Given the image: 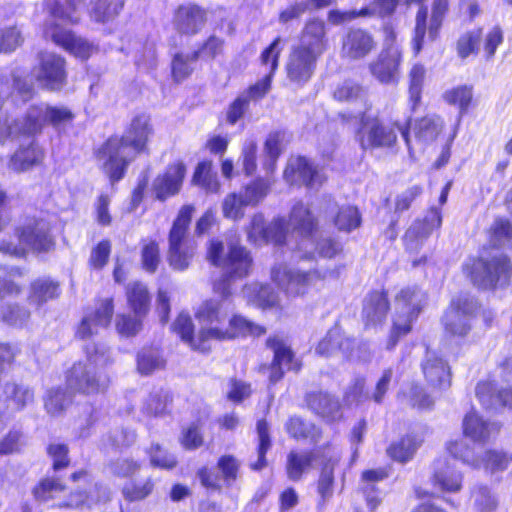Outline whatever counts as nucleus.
Segmentation results:
<instances>
[{
	"mask_svg": "<svg viewBox=\"0 0 512 512\" xmlns=\"http://www.w3.org/2000/svg\"><path fill=\"white\" fill-rule=\"evenodd\" d=\"M207 257L209 261L222 270L221 279L214 284V290L221 295V300H209L197 311V318L203 324L196 344L194 325L191 317L180 313L172 325L173 331L181 340L193 349L204 351L205 342L210 339L225 340L235 336H260L265 333L262 326L256 325L246 318L235 315L229 320V328L225 327L232 304L229 300L232 281L246 277L252 266L250 252L238 243L230 242L225 248L223 242L212 239L209 242Z\"/></svg>",
	"mask_w": 512,
	"mask_h": 512,
	"instance_id": "1",
	"label": "nucleus"
},
{
	"mask_svg": "<svg viewBox=\"0 0 512 512\" xmlns=\"http://www.w3.org/2000/svg\"><path fill=\"white\" fill-rule=\"evenodd\" d=\"M153 134L150 117L146 114L135 116L121 137H110L98 150L105 174L112 183L121 180L129 164L138 154L145 151L149 137Z\"/></svg>",
	"mask_w": 512,
	"mask_h": 512,
	"instance_id": "2",
	"label": "nucleus"
},
{
	"mask_svg": "<svg viewBox=\"0 0 512 512\" xmlns=\"http://www.w3.org/2000/svg\"><path fill=\"white\" fill-rule=\"evenodd\" d=\"M73 119L74 114L66 107L50 106L46 103L34 104L28 107L23 117L13 121H0V142L19 135L36 136L42 132L45 124L60 129Z\"/></svg>",
	"mask_w": 512,
	"mask_h": 512,
	"instance_id": "3",
	"label": "nucleus"
},
{
	"mask_svg": "<svg viewBox=\"0 0 512 512\" xmlns=\"http://www.w3.org/2000/svg\"><path fill=\"white\" fill-rule=\"evenodd\" d=\"M86 362L73 365L67 375V386L78 393L94 395L106 391L107 375L101 371L109 362V351L104 344L88 343L85 346Z\"/></svg>",
	"mask_w": 512,
	"mask_h": 512,
	"instance_id": "4",
	"label": "nucleus"
},
{
	"mask_svg": "<svg viewBox=\"0 0 512 512\" xmlns=\"http://www.w3.org/2000/svg\"><path fill=\"white\" fill-rule=\"evenodd\" d=\"M512 267L503 254L490 258H468L463 264L464 274L474 286L491 290L509 284Z\"/></svg>",
	"mask_w": 512,
	"mask_h": 512,
	"instance_id": "5",
	"label": "nucleus"
},
{
	"mask_svg": "<svg viewBox=\"0 0 512 512\" xmlns=\"http://www.w3.org/2000/svg\"><path fill=\"white\" fill-rule=\"evenodd\" d=\"M409 125L410 121L401 125L398 121L385 123L377 117L362 116L358 132L360 146L363 150L392 148L397 142V132H400L411 151Z\"/></svg>",
	"mask_w": 512,
	"mask_h": 512,
	"instance_id": "6",
	"label": "nucleus"
},
{
	"mask_svg": "<svg viewBox=\"0 0 512 512\" xmlns=\"http://www.w3.org/2000/svg\"><path fill=\"white\" fill-rule=\"evenodd\" d=\"M426 302V294L417 286H411L402 289L396 296V317L393 321V327L387 349H393L399 338L408 334L420 314Z\"/></svg>",
	"mask_w": 512,
	"mask_h": 512,
	"instance_id": "7",
	"label": "nucleus"
},
{
	"mask_svg": "<svg viewBox=\"0 0 512 512\" xmlns=\"http://www.w3.org/2000/svg\"><path fill=\"white\" fill-rule=\"evenodd\" d=\"M194 210L192 205H184L180 209L169 232L168 261L169 265L177 271L186 270L194 256V248L187 242L188 228Z\"/></svg>",
	"mask_w": 512,
	"mask_h": 512,
	"instance_id": "8",
	"label": "nucleus"
},
{
	"mask_svg": "<svg viewBox=\"0 0 512 512\" xmlns=\"http://www.w3.org/2000/svg\"><path fill=\"white\" fill-rule=\"evenodd\" d=\"M50 223L42 218L29 219L27 223L19 230L20 245L13 242L0 241V252L15 257L25 255V247L34 251H48L53 245L54 240L50 234Z\"/></svg>",
	"mask_w": 512,
	"mask_h": 512,
	"instance_id": "9",
	"label": "nucleus"
},
{
	"mask_svg": "<svg viewBox=\"0 0 512 512\" xmlns=\"http://www.w3.org/2000/svg\"><path fill=\"white\" fill-rule=\"evenodd\" d=\"M478 308L477 300L469 294L462 293L453 298L442 319L446 335L456 342L465 339Z\"/></svg>",
	"mask_w": 512,
	"mask_h": 512,
	"instance_id": "10",
	"label": "nucleus"
},
{
	"mask_svg": "<svg viewBox=\"0 0 512 512\" xmlns=\"http://www.w3.org/2000/svg\"><path fill=\"white\" fill-rule=\"evenodd\" d=\"M447 450L464 464L476 469L483 467L490 474L504 472L512 462V454L502 450H487L480 457L464 440L450 442Z\"/></svg>",
	"mask_w": 512,
	"mask_h": 512,
	"instance_id": "11",
	"label": "nucleus"
},
{
	"mask_svg": "<svg viewBox=\"0 0 512 512\" xmlns=\"http://www.w3.org/2000/svg\"><path fill=\"white\" fill-rule=\"evenodd\" d=\"M39 85L50 91H59L66 85L65 60L59 55L44 52L39 55V64L33 70Z\"/></svg>",
	"mask_w": 512,
	"mask_h": 512,
	"instance_id": "12",
	"label": "nucleus"
},
{
	"mask_svg": "<svg viewBox=\"0 0 512 512\" xmlns=\"http://www.w3.org/2000/svg\"><path fill=\"white\" fill-rule=\"evenodd\" d=\"M271 277L287 294L295 296L304 294L319 280L320 275L317 271L302 272L287 265H279L272 268Z\"/></svg>",
	"mask_w": 512,
	"mask_h": 512,
	"instance_id": "13",
	"label": "nucleus"
},
{
	"mask_svg": "<svg viewBox=\"0 0 512 512\" xmlns=\"http://www.w3.org/2000/svg\"><path fill=\"white\" fill-rule=\"evenodd\" d=\"M320 58L293 46L289 52L285 71L287 80L296 87H303L313 77Z\"/></svg>",
	"mask_w": 512,
	"mask_h": 512,
	"instance_id": "14",
	"label": "nucleus"
},
{
	"mask_svg": "<svg viewBox=\"0 0 512 512\" xmlns=\"http://www.w3.org/2000/svg\"><path fill=\"white\" fill-rule=\"evenodd\" d=\"M248 237L256 244L273 243L277 246L286 244V220L283 217H279L266 225L264 216L262 214H256L251 220Z\"/></svg>",
	"mask_w": 512,
	"mask_h": 512,
	"instance_id": "15",
	"label": "nucleus"
},
{
	"mask_svg": "<svg viewBox=\"0 0 512 512\" xmlns=\"http://www.w3.org/2000/svg\"><path fill=\"white\" fill-rule=\"evenodd\" d=\"M281 39L278 37L262 52L260 60L263 66L268 68L267 74L254 85H251L241 95L246 96L248 102L251 100L262 99L270 90L272 77L278 67L279 55L281 48L279 47Z\"/></svg>",
	"mask_w": 512,
	"mask_h": 512,
	"instance_id": "16",
	"label": "nucleus"
},
{
	"mask_svg": "<svg viewBox=\"0 0 512 512\" xmlns=\"http://www.w3.org/2000/svg\"><path fill=\"white\" fill-rule=\"evenodd\" d=\"M113 312L114 305L111 298L100 300L94 310L85 313L76 331V336L86 340L98 334L101 329H106L111 322Z\"/></svg>",
	"mask_w": 512,
	"mask_h": 512,
	"instance_id": "17",
	"label": "nucleus"
},
{
	"mask_svg": "<svg viewBox=\"0 0 512 512\" xmlns=\"http://www.w3.org/2000/svg\"><path fill=\"white\" fill-rule=\"evenodd\" d=\"M284 179L290 184H303L309 189H318L325 177L305 157L290 159L285 170Z\"/></svg>",
	"mask_w": 512,
	"mask_h": 512,
	"instance_id": "18",
	"label": "nucleus"
},
{
	"mask_svg": "<svg viewBox=\"0 0 512 512\" xmlns=\"http://www.w3.org/2000/svg\"><path fill=\"white\" fill-rule=\"evenodd\" d=\"M185 174L186 167L183 162L177 161L170 164L152 183L155 197L160 201H165L177 195L181 190Z\"/></svg>",
	"mask_w": 512,
	"mask_h": 512,
	"instance_id": "19",
	"label": "nucleus"
},
{
	"mask_svg": "<svg viewBox=\"0 0 512 512\" xmlns=\"http://www.w3.org/2000/svg\"><path fill=\"white\" fill-rule=\"evenodd\" d=\"M294 46L320 58L328 48L325 22L319 18L309 19L301 31L299 43Z\"/></svg>",
	"mask_w": 512,
	"mask_h": 512,
	"instance_id": "20",
	"label": "nucleus"
},
{
	"mask_svg": "<svg viewBox=\"0 0 512 512\" xmlns=\"http://www.w3.org/2000/svg\"><path fill=\"white\" fill-rule=\"evenodd\" d=\"M22 139V142L19 145V148L16 152L11 156L9 166L14 171L20 172L25 171L31 168L32 166L40 163L43 158V151L35 140V136H24L19 135L17 137H9L7 140L16 141Z\"/></svg>",
	"mask_w": 512,
	"mask_h": 512,
	"instance_id": "21",
	"label": "nucleus"
},
{
	"mask_svg": "<svg viewBox=\"0 0 512 512\" xmlns=\"http://www.w3.org/2000/svg\"><path fill=\"white\" fill-rule=\"evenodd\" d=\"M453 459L441 457L433 463L432 480L435 487L446 492H458L462 487L463 475L455 467Z\"/></svg>",
	"mask_w": 512,
	"mask_h": 512,
	"instance_id": "22",
	"label": "nucleus"
},
{
	"mask_svg": "<svg viewBox=\"0 0 512 512\" xmlns=\"http://www.w3.org/2000/svg\"><path fill=\"white\" fill-rule=\"evenodd\" d=\"M267 346L273 351L274 358L270 367L269 380L271 383L278 382L285 371L300 369V365L294 359L292 350L286 346L279 338L269 337Z\"/></svg>",
	"mask_w": 512,
	"mask_h": 512,
	"instance_id": "23",
	"label": "nucleus"
},
{
	"mask_svg": "<svg viewBox=\"0 0 512 512\" xmlns=\"http://www.w3.org/2000/svg\"><path fill=\"white\" fill-rule=\"evenodd\" d=\"M402 52L398 45L385 47L377 61L370 65V70L382 83H393L398 76Z\"/></svg>",
	"mask_w": 512,
	"mask_h": 512,
	"instance_id": "24",
	"label": "nucleus"
},
{
	"mask_svg": "<svg viewBox=\"0 0 512 512\" xmlns=\"http://www.w3.org/2000/svg\"><path fill=\"white\" fill-rule=\"evenodd\" d=\"M441 213L433 208L429 211L423 220L415 221L404 235L405 246L410 251H417L423 241L432 233L434 229L441 226Z\"/></svg>",
	"mask_w": 512,
	"mask_h": 512,
	"instance_id": "25",
	"label": "nucleus"
},
{
	"mask_svg": "<svg viewBox=\"0 0 512 512\" xmlns=\"http://www.w3.org/2000/svg\"><path fill=\"white\" fill-rule=\"evenodd\" d=\"M289 225L301 238L298 245L309 244L313 246L312 236L317 230L318 221L303 202L298 201L293 205L289 216Z\"/></svg>",
	"mask_w": 512,
	"mask_h": 512,
	"instance_id": "26",
	"label": "nucleus"
},
{
	"mask_svg": "<svg viewBox=\"0 0 512 512\" xmlns=\"http://www.w3.org/2000/svg\"><path fill=\"white\" fill-rule=\"evenodd\" d=\"M50 31L46 33L50 35L53 42L69 51L75 57L87 59L93 53L95 47L87 40L76 36L70 30L60 27V24L53 23Z\"/></svg>",
	"mask_w": 512,
	"mask_h": 512,
	"instance_id": "27",
	"label": "nucleus"
},
{
	"mask_svg": "<svg viewBox=\"0 0 512 512\" xmlns=\"http://www.w3.org/2000/svg\"><path fill=\"white\" fill-rule=\"evenodd\" d=\"M205 22V11L195 4L181 5L174 14V27L181 34L195 35L202 30Z\"/></svg>",
	"mask_w": 512,
	"mask_h": 512,
	"instance_id": "28",
	"label": "nucleus"
},
{
	"mask_svg": "<svg viewBox=\"0 0 512 512\" xmlns=\"http://www.w3.org/2000/svg\"><path fill=\"white\" fill-rule=\"evenodd\" d=\"M375 48L373 36L361 28H352L343 37L342 54L349 59H362Z\"/></svg>",
	"mask_w": 512,
	"mask_h": 512,
	"instance_id": "29",
	"label": "nucleus"
},
{
	"mask_svg": "<svg viewBox=\"0 0 512 512\" xmlns=\"http://www.w3.org/2000/svg\"><path fill=\"white\" fill-rule=\"evenodd\" d=\"M423 375L427 382L440 389L450 386V368L435 351L426 350L425 357L421 363Z\"/></svg>",
	"mask_w": 512,
	"mask_h": 512,
	"instance_id": "30",
	"label": "nucleus"
},
{
	"mask_svg": "<svg viewBox=\"0 0 512 512\" xmlns=\"http://www.w3.org/2000/svg\"><path fill=\"white\" fill-rule=\"evenodd\" d=\"M2 401L15 412H21L34 403L35 391L25 383L7 381L2 386Z\"/></svg>",
	"mask_w": 512,
	"mask_h": 512,
	"instance_id": "31",
	"label": "nucleus"
},
{
	"mask_svg": "<svg viewBox=\"0 0 512 512\" xmlns=\"http://www.w3.org/2000/svg\"><path fill=\"white\" fill-rule=\"evenodd\" d=\"M323 448L315 451L291 450L286 458L285 470L289 480L293 482L300 481L303 476L310 471L316 458H321Z\"/></svg>",
	"mask_w": 512,
	"mask_h": 512,
	"instance_id": "32",
	"label": "nucleus"
},
{
	"mask_svg": "<svg viewBox=\"0 0 512 512\" xmlns=\"http://www.w3.org/2000/svg\"><path fill=\"white\" fill-rule=\"evenodd\" d=\"M339 460L340 454L335 448L328 445L323 449L322 468L317 485L323 503L333 495L334 467Z\"/></svg>",
	"mask_w": 512,
	"mask_h": 512,
	"instance_id": "33",
	"label": "nucleus"
},
{
	"mask_svg": "<svg viewBox=\"0 0 512 512\" xmlns=\"http://www.w3.org/2000/svg\"><path fill=\"white\" fill-rule=\"evenodd\" d=\"M354 344V339L345 337L341 329L337 326L328 330L325 337L316 346V353L323 357H330L340 352L343 357H353L350 348Z\"/></svg>",
	"mask_w": 512,
	"mask_h": 512,
	"instance_id": "34",
	"label": "nucleus"
},
{
	"mask_svg": "<svg viewBox=\"0 0 512 512\" xmlns=\"http://www.w3.org/2000/svg\"><path fill=\"white\" fill-rule=\"evenodd\" d=\"M312 243L313 246L309 244L298 245V249L300 252H303L302 257L305 260L314 259L316 255L321 258L332 259L343 250L342 243L331 236L320 237L316 240L313 235Z\"/></svg>",
	"mask_w": 512,
	"mask_h": 512,
	"instance_id": "35",
	"label": "nucleus"
},
{
	"mask_svg": "<svg viewBox=\"0 0 512 512\" xmlns=\"http://www.w3.org/2000/svg\"><path fill=\"white\" fill-rule=\"evenodd\" d=\"M389 311V302L384 292L374 291L364 300L363 319L366 326L381 324Z\"/></svg>",
	"mask_w": 512,
	"mask_h": 512,
	"instance_id": "36",
	"label": "nucleus"
},
{
	"mask_svg": "<svg viewBox=\"0 0 512 512\" xmlns=\"http://www.w3.org/2000/svg\"><path fill=\"white\" fill-rule=\"evenodd\" d=\"M476 396L486 409L512 408V388L496 391L491 382H480L476 386Z\"/></svg>",
	"mask_w": 512,
	"mask_h": 512,
	"instance_id": "37",
	"label": "nucleus"
},
{
	"mask_svg": "<svg viewBox=\"0 0 512 512\" xmlns=\"http://www.w3.org/2000/svg\"><path fill=\"white\" fill-rule=\"evenodd\" d=\"M463 430L466 437L475 442H486L492 435L498 433L499 425L484 420L477 413L467 414L463 420Z\"/></svg>",
	"mask_w": 512,
	"mask_h": 512,
	"instance_id": "38",
	"label": "nucleus"
},
{
	"mask_svg": "<svg viewBox=\"0 0 512 512\" xmlns=\"http://www.w3.org/2000/svg\"><path fill=\"white\" fill-rule=\"evenodd\" d=\"M423 439L415 432H409L397 441L392 442L387 448V454L394 461L407 463L414 457L421 446Z\"/></svg>",
	"mask_w": 512,
	"mask_h": 512,
	"instance_id": "39",
	"label": "nucleus"
},
{
	"mask_svg": "<svg viewBox=\"0 0 512 512\" xmlns=\"http://www.w3.org/2000/svg\"><path fill=\"white\" fill-rule=\"evenodd\" d=\"M306 402L314 413L327 420L333 421L341 416L339 401L328 393H309Z\"/></svg>",
	"mask_w": 512,
	"mask_h": 512,
	"instance_id": "40",
	"label": "nucleus"
},
{
	"mask_svg": "<svg viewBox=\"0 0 512 512\" xmlns=\"http://www.w3.org/2000/svg\"><path fill=\"white\" fill-rule=\"evenodd\" d=\"M59 295L58 282L50 278H39L31 283L29 303L40 308L48 301L58 298Z\"/></svg>",
	"mask_w": 512,
	"mask_h": 512,
	"instance_id": "41",
	"label": "nucleus"
},
{
	"mask_svg": "<svg viewBox=\"0 0 512 512\" xmlns=\"http://www.w3.org/2000/svg\"><path fill=\"white\" fill-rule=\"evenodd\" d=\"M86 0H65V4L58 1H47L50 15L54 21L63 23H77L80 19V12L85 6Z\"/></svg>",
	"mask_w": 512,
	"mask_h": 512,
	"instance_id": "42",
	"label": "nucleus"
},
{
	"mask_svg": "<svg viewBox=\"0 0 512 512\" xmlns=\"http://www.w3.org/2000/svg\"><path fill=\"white\" fill-rule=\"evenodd\" d=\"M387 477V472L382 468L366 470L362 473V490L367 505L371 510L376 509L381 502V492L376 488V484Z\"/></svg>",
	"mask_w": 512,
	"mask_h": 512,
	"instance_id": "43",
	"label": "nucleus"
},
{
	"mask_svg": "<svg viewBox=\"0 0 512 512\" xmlns=\"http://www.w3.org/2000/svg\"><path fill=\"white\" fill-rule=\"evenodd\" d=\"M127 301L130 309L136 315H146L150 306V294L145 284L133 282L126 289Z\"/></svg>",
	"mask_w": 512,
	"mask_h": 512,
	"instance_id": "44",
	"label": "nucleus"
},
{
	"mask_svg": "<svg viewBox=\"0 0 512 512\" xmlns=\"http://www.w3.org/2000/svg\"><path fill=\"white\" fill-rule=\"evenodd\" d=\"M125 0H97L90 11L91 18L97 23L113 22L121 13Z\"/></svg>",
	"mask_w": 512,
	"mask_h": 512,
	"instance_id": "45",
	"label": "nucleus"
},
{
	"mask_svg": "<svg viewBox=\"0 0 512 512\" xmlns=\"http://www.w3.org/2000/svg\"><path fill=\"white\" fill-rule=\"evenodd\" d=\"M442 129V121L435 115H427L417 120L413 126L415 138L424 144L433 142Z\"/></svg>",
	"mask_w": 512,
	"mask_h": 512,
	"instance_id": "46",
	"label": "nucleus"
},
{
	"mask_svg": "<svg viewBox=\"0 0 512 512\" xmlns=\"http://www.w3.org/2000/svg\"><path fill=\"white\" fill-rule=\"evenodd\" d=\"M333 95L334 98L338 101L356 104L360 109L367 108L366 90L353 81H345L343 84L336 88Z\"/></svg>",
	"mask_w": 512,
	"mask_h": 512,
	"instance_id": "47",
	"label": "nucleus"
},
{
	"mask_svg": "<svg viewBox=\"0 0 512 512\" xmlns=\"http://www.w3.org/2000/svg\"><path fill=\"white\" fill-rule=\"evenodd\" d=\"M211 166V162H200L196 166L192 182L208 193H217L220 189V183L217 175L211 171Z\"/></svg>",
	"mask_w": 512,
	"mask_h": 512,
	"instance_id": "48",
	"label": "nucleus"
},
{
	"mask_svg": "<svg viewBox=\"0 0 512 512\" xmlns=\"http://www.w3.org/2000/svg\"><path fill=\"white\" fill-rule=\"evenodd\" d=\"M426 70L421 64H414L409 73V106L415 111L421 101Z\"/></svg>",
	"mask_w": 512,
	"mask_h": 512,
	"instance_id": "49",
	"label": "nucleus"
},
{
	"mask_svg": "<svg viewBox=\"0 0 512 512\" xmlns=\"http://www.w3.org/2000/svg\"><path fill=\"white\" fill-rule=\"evenodd\" d=\"M164 360L155 348H144L137 355V368L142 375H149L164 367Z\"/></svg>",
	"mask_w": 512,
	"mask_h": 512,
	"instance_id": "50",
	"label": "nucleus"
},
{
	"mask_svg": "<svg viewBox=\"0 0 512 512\" xmlns=\"http://www.w3.org/2000/svg\"><path fill=\"white\" fill-rule=\"evenodd\" d=\"M283 141V135L280 132L270 133L264 144L265 160L263 167L267 174L274 172L276 167V161L281 154V143Z\"/></svg>",
	"mask_w": 512,
	"mask_h": 512,
	"instance_id": "51",
	"label": "nucleus"
},
{
	"mask_svg": "<svg viewBox=\"0 0 512 512\" xmlns=\"http://www.w3.org/2000/svg\"><path fill=\"white\" fill-rule=\"evenodd\" d=\"M198 59L199 53H176L172 60V75L175 81L186 79L192 73Z\"/></svg>",
	"mask_w": 512,
	"mask_h": 512,
	"instance_id": "52",
	"label": "nucleus"
},
{
	"mask_svg": "<svg viewBox=\"0 0 512 512\" xmlns=\"http://www.w3.org/2000/svg\"><path fill=\"white\" fill-rule=\"evenodd\" d=\"M70 403V395L60 387L50 389L44 399L45 410L51 416L61 415Z\"/></svg>",
	"mask_w": 512,
	"mask_h": 512,
	"instance_id": "53",
	"label": "nucleus"
},
{
	"mask_svg": "<svg viewBox=\"0 0 512 512\" xmlns=\"http://www.w3.org/2000/svg\"><path fill=\"white\" fill-rule=\"evenodd\" d=\"M256 430L259 440L257 449L258 460L255 463L251 464V468L253 470L259 471L262 470L267 465L266 453L271 448V438L269 434V425L266 420H258Z\"/></svg>",
	"mask_w": 512,
	"mask_h": 512,
	"instance_id": "54",
	"label": "nucleus"
},
{
	"mask_svg": "<svg viewBox=\"0 0 512 512\" xmlns=\"http://www.w3.org/2000/svg\"><path fill=\"white\" fill-rule=\"evenodd\" d=\"M136 441L134 430L123 428L116 429L102 438L104 449L121 450L130 447Z\"/></svg>",
	"mask_w": 512,
	"mask_h": 512,
	"instance_id": "55",
	"label": "nucleus"
},
{
	"mask_svg": "<svg viewBox=\"0 0 512 512\" xmlns=\"http://www.w3.org/2000/svg\"><path fill=\"white\" fill-rule=\"evenodd\" d=\"M170 402L171 397L167 391H154L146 399L143 411L149 416H163L167 413Z\"/></svg>",
	"mask_w": 512,
	"mask_h": 512,
	"instance_id": "56",
	"label": "nucleus"
},
{
	"mask_svg": "<svg viewBox=\"0 0 512 512\" xmlns=\"http://www.w3.org/2000/svg\"><path fill=\"white\" fill-rule=\"evenodd\" d=\"M271 181L269 179L257 178L244 188L242 197L247 205H257L263 200L270 189Z\"/></svg>",
	"mask_w": 512,
	"mask_h": 512,
	"instance_id": "57",
	"label": "nucleus"
},
{
	"mask_svg": "<svg viewBox=\"0 0 512 512\" xmlns=\"http://www.w3.org/2000/svg\"><path fill=\"white\" fill-rule=\"evenodd\" d=\"M286 431L287 433L294 439H315L318 431L316 426L311 423L304 421L300 417H291L286 423Z\"/></svg>",
	"mask_w": 512,
	"mask_h": 512,
	"instance_id": "58",
	"label": "nucleus"
},
{
	"mask_svg": "<svg viewBox=\"0 0 512 512\" xmlns=\"http://www.w3.org/2000/svg\"><path fill=\"white\" fill-rule=\"evenodd\" d=\"M29 317L30 312L18 304H6L0 309V320L10 326L21 327Z\"/></svg>",
	"mask_w": 512,
	"mask_h": 512,
	"instance_id": "59",
	"label": "nucleus"
},
{
	"mask_svg": "<svg viewBox=\"0 0 512 512\" xmlns=\"http://www.w3.org/2000/svg\"><path fill=\"white\" fill-rule=\"evenodd\" d=\"M248 206L242 197V193H230L222 202L223 216L230 220H239L244 216V208Z\"/></svg>",
	"mask_w": 512,
	"mask_h": 512,
	"instance_id": "60",
	"label": "nucleus"
},
{
	"mask_svg": "<svg viewBox=\"0 0 512 512\" xmlns=\"http://www.w3.org/2000/svg\"><path fill=\"white\" fill-rule=\"evenodd\" d=\"M361 224V216L356 207L343 206L335 218V225L341 231L350 232Z\"/></svg>",
	"mask_w": 512,
	"mask_h": 512,
	"instance_id": "61",
	"label": "nucleus"
},
{
	"mask_svg": "<svg viewBox=\"0 0 512 512\" xmlns=\"http://www.w3.org/2000/svg\"><path fill=\"white\" fill-rule=\"evenodd\" d=\"M24 38L22 32L16 26L0 28V54L14 52L22 45Z\"/></svg>",
	"mask_w": 512,
	"mask_h": 512,
	"instance_id": "62",
	"label": "nucleus"
},
{
	"mask_svg": "<svg viewBox=\"0 0 512 512\" xmlns=\"http://www.w3.org/2000/svg\"><path fill=\"white\" fill-rule=\"evenodd\" d=\"M25 444V436L20 428L12 427L0 440V455H9L20 451Z\"/></svg>",
	"mask_w": 512,
	"mask_h": 512,
	"instance_id": "63",
	"label": "nucleus"
},
{
	"mask_svg": "<svg viewBox=\"0 0 512 512\" xmlns=\"http://www.w3.org/2000/svg\"><path fill=\"white\" fill-rule=\"evenodd\" d=\"M474 505L480 512H494L498 500L487 486H478L473 492Z\"/></svg>",
	"mask_w": 512,
	"mask_h": 512,
	"instance_id": "64",
	"label": "nucleus"
}]
</instances>
